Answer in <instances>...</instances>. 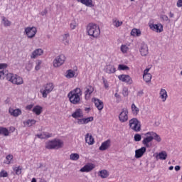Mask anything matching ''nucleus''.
Returning a JSON list of instances; mask_svg holds the SVG:
<instances>
[{
    "mask_svg": "<svg viewBox=\"0 0 182 182\" xmlns=\"http://www.w3.org/2000/svg\"><path fill=\"white\" fill-rule=\"evenodd\" d=\"M5 77L8 82H11L13 85H22L23 83V79L19 75L8 73L6 70H0V80H4Z\"/></svg>",
    "mask_w": 182,
    "mask_h": 182,
    "instance_id": "nucleus-1",
    "label": "nucleus"
},
{
    "mask_svg": "<svg viewBox=\"0 0 182 182\" xmlns=\"http://www.w3.org/2000/svg\"><path fill=\"white\" fill-rule=\"evenodd\" d=\"M70 102L73 105H77L80 102V96H82V90L80 88H75L74 90L70 92L68 95Z\"/></svg>",
    "mask_w": 182,
    "mask_h": 182,
    "instance_id": "nucleus-2",
    "label": "nucleus"
},
{
    "mask_svg": "<svg viewBox=\"0 0 182 182\" xmlns=\"http://www.w3.org/2000/svg\"><path fill=\"white\" fill-rule=\"evenodd\" d=\"M87 33L92 38H99L100 36V28L97 24L90 23L87 26Z\"/></svg>",
    "mask_w": 182,
    "mask_h": 182,
    "instance_id": "nucleus-3",
    "label": "nucleus"
},
{
    "mask_svg": "<svg viewBox=\"0 0 182 182\" xmlns=\"http://www.w3.org/2000/svg\"><path fill=\"white\" fill-rule=\"evenodd\" d=\"M62 147H63V141L60 139H54L46 143V149L49 150L62 149Z\"/></svg>",
    "mask_w": 182,
    "mask_h": 182,
    "instance_id": "nucleus-4",
    "label": "nucleus"
},
{
    "mask_svg": "<svg viewBox=\"0 0 182 182\" xmlns=\"http://www.w3.org/2000/svg\"><path fill=\"white\" fill-rule=\"evenodd\" d=\"M53 89H55L53 83L50 82L44 86V89H41L40 93L42 94L43 97L46 99V97H48V95H49V93H50Z\"/></svg>",
    "mask_w": 182,
    "mask_h": 182,
    "instance_id": "nucleus-5",
    "label": "nucleus"
},
{
    "mask_svg": "<svg viewBox=\"0 0 182 182\" xmlns=\"http://www.w3.org/2000/svg\"><path fill=\"white\" fill-rule=\"evenodd\" d=\"M129 127L134 132H140L141 130V124L136 118H132L129 120Z\"/></svg>",
    "mask_w": 182,
    "mask_h": 182,
    "instance_id": "nucleus-6",
    "label": "nucleus"
},
{
    "mask_svg": "<svg viewBox=\"0 0 182 182\" xmlns=\"http://www.w3.org/2000/svg\"><path fill=\"white\" fill-rule=\"evenodd\" d=\"M65 60H66V57H65V55L61 54L54 59L53 65L54 68H59L60 66H62L63 63H65Z\"/></svg>",
    "mask_w": 182,
    "mask_h": 182,
    "instance_id": "nucleus-7",
    "label": "nucleus"
},
{
    "mask_svg": "<svg viewBox=\"0 0 182 182\" xmlns=\"http://www.w3.org/2000/svg\"><path fill=\"white\" fill-rule=\"evenodd\" d=\"M37 32L38 30L35 27H26L25 28V33L28 39H32V38H35V35H36Z\"/></svg>",
    "mask_w": 182,
    "mask_h": 182,
    "instance_id": "nucleus-8",
    "label": "nucleus"
},
{
    "mask_svg": "<svg viewBox=\"0 0 182 182\" xmlns=\"http://www.w3.org/2000/svg\"><path fill=\"white\" fill-rule=\"evenodd\" d=\"M127 114H129V111L127 109H122V111L119 115V119L121 123H126L129 120V116Z\"/></svg>",
    "mask_w": 182,
    "mask_h": 182,
    "instance_id": "nucleus-9",
    "label": "nucleus"
},
{
    "mask_svg": "<svg viewBox=\"0 0 182 182\" xmlns=\"http://www.w3.org/2000/svg\"><path fill=\"white\" fill-rule=\"evenodd\" d=\"M149 28L151 29V31H154V32H157V33H161V32H163V24L161 23L149 24Z\"/></svg>",
    "mask_w": 182,
    "mask_h": 182,
    "instance_id": "nucleus-10",
    "label": "nucleus"
},
{
    "mask_svg": "<svg viewBox=\"0 0 182 182\" xmlns=\"http://www.w3.org/2000/svg\"><path fill=\"white\" fill-rule=\"evenodd\" d=\"M118 79L122 82L127 83V85H132L133 83V80H132V77L129 75H119Z\"/></svg>",
    "mask_w": 182,
    "mask_h": 182,
    "instance_id": "nucleus-11",
    "label": "nucleus"
},
{
    "mask_svg": "<svg viewBox=\"0 0 182 182\" xmlns=\"http://www.w3.org/2000/svg\"><path fill=\"white\" fill-rule=\"evenodd\" d=\"M146 150L147 149L146 146H142L141 148L136 149L135 151V159H141V157H143Z\"/></svg>",
    "mask_w": 182,
    "mask_h": 182,
    "instance_id": "nucleus-12",
    "label": "nucleus"
},
{
    "mask_svg": "<svg viewBox=\"0 0 182 182\" xmlns=\"http://www.w3.org/2000/svg\"><path fill=\"white\" fill-rule=\"evenodd\" d=\"M9 113L11 114V116H13L14 117H18V116H21L22 114V110L21 109H14L10 107L9 109Z\"/></svg>",
    "mask_w": 182,
    "mask_h": 182,
    "instance_id": "nucleus-13",
    "label": "nucleus"
},
{
    "mask_svg": "<svg viewBox=\"0 0 182 182\" xmlns=\"http://www.w3.org/2000/svg\"><path fill=\"white\" fill-rule=\"evenodd\" d=\"M110 146H112V141L110 139H108L102 143L99 150H100V151H105V150H107V149H110Z\"/></svg>",
    "mask_w": 182,
    "mask_h": 182,
    "instance_id": "nucleus-14",
    "label": "nucleus"
},
{
    "mask_svg": "<svg viewBox=\"0 0 182 182\" xmlns=\"http://www.w3.org/2000/svg\"><path fill=\"white\" fill-rule=\"evenodd\" d=\"M151 141H153V136L151 135H147L142 141V144L146 147H151Z\"/></svg>",
    "mask_w": 182,
    "mask_h": 182,
    "instance_id": "nucleus-15",
    "label": "nucleus"
},
{
    "mask_svg": "<svg viewBox=\"0 0 182 182\" xmlns=\"http://www.w3.org/2000/svg\"><path fill=\"white\" fill-rule=\"evenodd\" d=\"M93 168H95V164H87L85 166L81 168L80 171H81V173H89V171H92Z\"/></svg>",
    "mask_w": 182,
    "mask_h": 182,
    "instance_id": "nucleus-16",
    "label": "nucleus"
},
{
    "mask_svg": "<svg viewBox=\"0 0 182 182\" xmlns=\"http://www.w3.org/2000/svg\"><path fill=\"white\" fill-rule=\"evenodd\" d=\"M145 136H151L153 140H156V141H158V143H160V141H161V138L160 137V135L157 134V133L156 132H149L145 134Z\"/></svg>",
    "mask_w": 182,
    "mask_h": 182,
    "instance_id": "nucleus-17",
    "label": "nucleus"
},
{
    "mask_svg": "<svg viewBox=\"0 0 182 182\" xmlns=\"http://www.w3.org/2000/svg\"><path fill=\"white\" fill-rule=\"evenodd\" d=\"M139 52L141 55V56H147L149 53V47L145 43H142L141 45Z\"/></svg>",
    "mask_w": 182,
    "mask_h": 182,
    "instance_id": "nucleus-18",
    "label": "nucleus"
},
{
    "mask_svg": "<svg viewBox=\"0 0 182 182\" xmlns=\"http://www.w3.org/2000/svg\"><path fill=\"white\" fill-rule=\"evenodd\" d=\"M92 92H95L93 87L88 85L85 87V95L86 100L90 99V95H92Z\"/></svg>",
    "mask_w": 182,
    "mask_h": 182,
    "instance_id": "nucleus-19",
    "label": "nucleus"
},
{
    "mask_svg": "<svg viewBox=\"0 0 182 182\" xmlns=\"http://www.w3.org/2000/svg\"><path fill=\"white\" fill-rule=\"evenodd\" d=\"M90 122H93V117L87 118L77 119V124H87Z\"/></svg>",
    "mask_w": 182,
    "mask_h": 182,
    "instance_id": "nucleus-20",
    "label": "nucleus"
},
{
    "mask_svg": "<svg viewBox=\"0 0 182 182\" xmlns=\"http://www.w3.org/2000/svg\"><path fill=\"white\" fill-rule=\"evenodd\" d=\"M73 119H79L83 117V111L81 109H77L75 111L71 114Z\"/></svg>",
    "mask_w": 182,
    "mask_h": 182,
    "instance_id": "nucleus-21",
    "label": "nucleus"
},
{
    "mask_svg": "<svg viewBox=\"0 0 182 182\" xmlns=\"http://www.w3.org/2000/svg\"><path fill=\"white\" fill-rule=\"evenodd\" d=\"M105 72L108 75H112V73H116V68L112 65H107L105 68Z\"/></svg>",
    "mask_w": 182,
    "mask_h": 182,
    "instance_id": "nucleus-22",
    "label": "nucleus"
},
{
    "mask_svg": "<svg viewBox=\"0 0 182 182\" xmlns=\"http://www.w3.org/2000/svg\"><path fill=\"white\" fill-rule=\"evenodd\" d=\"M41 55H43V50L42 48L36 49L33 51L31 58V59H36L37 56H41Z\"/></svg>",
    "mask_w": 182,
    "mask_h": 182,
    "instance_id": "nucleus-23",
    "label": "nucleus"
},
{
    "mask_svg": "<svg viewBox=\"0 0 182 182\" xmlns=\"http://www.w3.org/2000/svg\"><path fill=\"white\" fill-rule=\"evenodd\" d=\"M85 142L89 144V146H92V144H95V139L92 136V134L87 133L85 135Z\"/></svg>",
    "mask_w": 182,
    "mask_h": 182,
    "instance_id": "nucleus-24",
    "label": "nucleus"
},
{
    "mask_svg": "<svg viewBox=\"0 0 182 182\" xmlns=\"http://www.w3.org/2000/svg\"><path fill=\"white\" fill-rule=\"evenodd\" d=\"M94 103L98 110H103L104 105L103 102L99 99L94 98Z\"/></svg>",
    "mask_w": 182,
    "mask_h": 182,
    "instance_id": "nucleus-25",
    "label": "nucleus"
},
{
    "mask_svg": "<svg viewBox=\"0 0 182 182\" xmlns=\"http://www.w3.org/2000/svg\"><path fill=\"white\" fill-rule=\"evenodd\" d=\"M159 95L162 102H166V100H167L168 95H167V91L165 89L161 88Z\"/></svg>",
    "mask_w": 182,
    "mask_h": 182,
    "instance_id": "nucleus-26",
    "label": "nucleus"
},
{
    "mask_svg": "<svg viewBox=\"0 0 182 182\" xmlns=\"http://www.w3.org/2000/svg\"><path fill=\"white\" fill-rule=\"evenodd\" d=\"M156 160H166L167 159V152L162 151L158 155L156 156Z\"/></svg>",
    "mask_w": 182,
    "mask_h": 182,
    "instance_id": "nucleus-27",
    "label": "nucleus"
},
{
    "mask_svg": "<svg viewBox=\"0 0 182 182\" xmlns=\"http://www.w3.org/2000/svg\"><path fill=\"white\" fill-rule=\"evenodd\" d=\"M98 176L101 177V178H107V177H109V171L106 169L100 171L98 172Z\"/></svg>",
    "mask_w": 182,
    "mask_h": 182,
    "instance_id": "nucleus-28",
    "label": "nucleus"
},
{
    "mask_svg": "<svg viewBox=\"0 0 182 182\" xmlns=\"http://www.w3.org/2000/svg\"><path fill=\"white\" fill-rule=\"evenodd\" d=\"M43 109V108L42 107L36 105V107H33V112L35 113L37 116H39V114L42 113Z\"/></svg>",
    "mask_w": 182,
    "mask_h": 182,
    "instance_id": "nucleus-29",
    "label": "nucleus"
},
{
    "mask_svg": "<svg viewBox=\"0 0 182 182\" xmlns=\"http://www.w3.org/2000/svg\"><path fill=\"white\" fill-rule=\"evenodd\" d=\"M1 22L4 26H6V27L11 26V25H12V22H11V21H9L8 18L4 16L1 17Z\"/></svg>",
    "mask_w": 182,
    "mask_h": 182,
    "instance_id": "nucleus-30",
    "label": "nucleus"
},
{
    "mask_svg": "<svg viewBox=\"0 0 182 182\" xmlns=\"http://www.w3.org/2000/svg\"><path fill=\"white\" fill-rule=\"evenodd\" d=\"M77 2H81L83 5H85L86 6H92L93 4V1L92 0H77Z\"/></svg>",
    "mask_w": 182,
    "mask_h": 182,
    "instance_id": "nucleus-31",
    "label": "nucleus"
},
{
    "mask_svg": "<svg viewBox=\"0 0 182 182\" xmlns=\"http://www.w3.org/2000/svg\"><path fill=\"white\" fill-rule=\"evenodd\" d=\"M131 109H132V112L134 116H137V114H139V109L136 106V105L132 104L131 106Z\"/></svg>",
    "mask_w": 182,
    "mask_h": 182,
    "instance_id": "nucleus-32",
    "label": "nucleus"
},
{
    "mask_svg": "<svg viewBox=\"0 0 182 182\" xmlns=\"http://www.w3.org/2000/svg\"><path fill=\"white\" fill-rule=\"evenodd\" d=\"M112 23L115 28H119L123 25V21L117 20V18L112 19Z\"/></svg>",
    "mask_w": 182,
    "mask_h": 182,
    "instance_id": "nucleus-33",
    "label": "nucleus"
},
{
    "mask_svg": "<svg viewBox=\"0 0 182 182\" xmlns=\"http://www.w3.org/2000/svg\"><path fill=\"white\" fill-rule=\"evenodd\" d=\"M0 134H3V136H9V131L8 129L0 127Z\"/></svg>",
    "mask_w": 182,
    "mask_h": 182,
    "instance_id": "nucleus-34",
    "label": "nucleus"
},
{
    "mask_svg": "<svg viewBox=\"0 0 182 182\" xmlns=\"http://www.w3.org/2000/svg\"><path fill=\"white\" fill-rule=\"evenodd\" d=\"M132 36H140L141 35V31L137 28H134L131 31Z\"/></svg>",
    "mask_w": 182,
    "mask_h": 182,
    "instance_id": "nucleus-35",
    "label": "nucleus"
},
{
    "mask_svg": "<svg viewBox=\"0 0 182 182\" xmlns=\"http://www.w3.org/2000/svg\"><path fill=\"white\" fill-rule=\"evenodd\" d=\"M65 76L68 79H72V77H75V71L68 70Z\"/></svg>",
    "mask_w": 182,
    "mask_h": 182,
    "instance_id": "nucleus-36",
    "label": "nucleus"
},
{
    "mask_svg": "<svg viewBox=\"0 0 182 182\" xmlns=\"http://www.w3.org/2000/svg\"><path fill=\"white\" fill-rule=\"evenodd\" d=\"M143 79L146 83H149V82L151 81V74L143 75Z\"/></svg>",
    "mask_w": 182,
    "mask_h": 182,
    "instance_id": "nucleus-37",
    "label": "nucleus"
},
{
    "mask_svg": "<svg viewBox=\"0 0 182 182\" xmlns=\"http://www.w3.org/2000/svg\"><path fill=\"white\" fill-rule=\"evenodd\" d=\"M79 154H71L70 155V160H73V161H76L79 160Z\"/></svg>",
    "mask_w": 182,
    "mask_h": 182,
    "instance_id": "nucleus-38",
    "label": "nucleus"
},
{
    "mask_svg": "<svg viewBox=\"0 0 182 182\" xmlns=\"http://www.w3.org/2000/svg\"><path fill=\"white\" fill-rule=\"evenodd\" d=\"M63 43L65 44V45H69V33H67V34H64L63 36Z\"/></svg>",
    "mask_w": 182,
    "mask_h": 182,
    "instance_id": "nucleus-39",
    "label": "nucleus"
},
{
    "mask_svg": "<svg viewBox=\"0 0 182 182\" xmlns=\"http://www.w3.org/2000/svg\"><path fill=\"white\" fill-rule=\"evenodd\" d=\"M118 69H119V70H129L130 68H129V66H127V65L120 64L118 66Z\"/></svg>",
    "mask_w": 182,
    "mask_h": 182,
    "instance_id": "nucleus-40",
    "label": "nucleus"
},
{
    "mask_svg": "<svg viewBox=\"0 0 182 182\" xmlns=\"http://www.w3.org/2000/svg\"><path fill=\"white\" fill-rule=\"evenodd\" d=\"M27 126H28V127H31V126H33V124H36V120L35 119H28L26 122Z\"/></svg>",
    "mask_w": 182,
    "mask_h": 182,
    "instance_id": "nucleus-41",
    "label": "nucleus"
},
{
    "mask_svg": "<svg viewBox=\"0 0 182 182\" xmlns=\"http://www.w3.org/2000/svg\"><path fill=\"white\" fill-rule=\"evenodd\" d=\"M36 67H35V70H39L41 69V65H42V61L41 60H37L36 61Z\"/></svg>",
    "mask_w": 182,
    "mask_h": 182,
    "instance_id": "nucleus-42",
    "label": "nucleus"
},
{
    "mask_svg": "<svg viewBox=\"0 0 182 182\" xmlns=\"http://www.w3.org/2000/svg\"><path fill=\"white\" fill-rule=\"evenodd\" d=\"M14 159V156L9 154L6 156V159L7 160L6 163V164H9L11 163V161H12V159Z\"/></svg>",
    "mask_w": 182,
    "mask_h": 182,
    "instance_id": "nucleus-43",
    "label": "nucleus"
},
{
    "mask_svg": "<svg viewBox=\"0 0 182 182\" xmlns=\"http://www.w3.org/2000/svg\"><path fill=\"white\" fill-rule=\"evenodd\" d=\"M128 50H129V47H127V46L126 45L121 46V51L122 52V53H127Z\"/></svg>",
    "mask_w": 182,
    "mask_h": 182,
    "instance_id": "nucleus-44",
    "label": "nucleus"
},
{
    "mask_svg": "<svg viewBox=\"0 0 182 182\" xmlns=\"http://www.w3.org/2000/svg\"><path fill=\"white\" fill-rule=\"evenodd\" d=\"M33 67V65L32 64V63H28L26 65V70H28V72H31Z\"/></svg>",
    "mask_w": 182,
    "mask_h": 182,
    "instance_id": "nucleus-45",
    "label": "nucleus"
},
{
    "mask_svg": "<svg viewBox=\"0 0 182 182\" xmlns=\"http://www.w3.org/2000/svg\"><path fill=\"white\" fill-rule=\"evenodd\" d=\"M70 29H75L76 26H77V23H76L75 20H73L70 23Z\"/></svg>",
    "mask_w": 182,
    "mask_h": 182,
    "instance_id": "nucleus-46",
    "label": "nucleus"
},
{
    "mask_svg": "<svg viewBox=\"0 0 182 182\" xmlns=\"http://www.w3.org/2000/svg\"><path fill=\"white\" fill-rule=\"evenodd\" d=\"M43 136L44 139H49L52 137L53 134L49 132H43Z\"/></svg>",
    "mask_w": 182,
    "mask_h": 182,
    "instance_id": "nucleus-47",
    "label": "nucleus"
},
{
    "mask_svg": "<svg viewBox=\"0 0 182 182\" xmlns=\"http://www.w3.org/2000/svg\"><path fill=\"white\" fill-rule=\"evenodd\" d=\"M134 139L136 141H140L141 140V135L139 134H136L134 136Z\"/></svg>",
    "mask_w": 182,
    "mask_h": 182,
    "instance_id": "nucleus-48",
    "label": "nucleus"
},
{
    "mask_svg": "<svg viewBox=\"0 0 182 182\" xmlns=\"http://www.w3.org/2000/svg\"><path fill=\"white\" fill-rule=\"evenodd\" d=\"M8 68V64L6 63H0V70H5Z\"/></svg>",
    "mask_w": 182,
    "mask_h": 182,
    "instance_id": "nucleus-49",
    "label": "nucleus"
},
{
    "mask_svg": "<svg viewBox=\"0 0 182 182\" xmlns=\"http://www.w3.org/2000/svg\"><path fill=\"white\" fill-rule=\"evenodd\" d=\"M14 171H15L16 174H17V176H19V174H21V173H22V171L19 167L14 168Z\"/></svg>",
    "mask_w": 182,
    "mask_h": 182,
    "instance_id": "nucleus-50",
    "label": "nucleus"
},
{
    "mask_svg": "<svg viewBox=\"0 0 182 182\" xmlns=\"http://www.w3.org/2000/svg\"><path fill=\"white\" fill-rule=\"evenodd\" d=\"M122 95L124 97L129 96V90L127 88H124L122 90Z\"/></svg>",
    "mask_w": 182,
    "mask_h": 182,
    "instance_id": "nucleus-51",
    "label": "nucleus"
},
{
    "mask_svg": "<svg viewBox=\"0 0 182 182\" xmlns=\"http://www.w3.org/2000/svg\"><path fill=\"white\" fill-rule=\"evenodd\" d=\"M8 176V172H6V171H1L0 172V177H7Z\"/></svg>",
    "mask_w": 182,
    "mask_h": 182,
    "instance_id": "nucleus-52",
    "label": "nucleus"
},
{
    "mask_svg": "<svg viewBox=\"0 0 182 182\" xmlns=\"http://www.w3.org/2000/svg\"><path fill=\"white\" fill-rule=\"evenodd\" d=\"M161 19H162V21H165L166 22L170 21V19H168V16H167L166 15H163L161 17Z\"/></svg>",
    "mask_w": 182,
    "mask_h": 182,
    "instance_id": "nucleus-53",
    "label": "nucleus"
},
{
    "mask_svg": "<svg viewBox=\"0 0 182 182\" xmlns=\"http://www.w3.org/2000/svg\"><path fill=\"white\" fill-rule=\"evenodd\" d=\"M176 6H178V8H181V6H182V0H178V1L176 3Z\"/></svg>",
    "mask_w": 182,
    "mask_h": 182,
    "instance_id": "nucleus-54",
    "label": "nucleus"
},
{
    "mask_svg": "<svg viewBox=\"0 0 182 182\" xmlns=\"http://www.w3.org/2000/svg\"><path fill=\"white\" fill-rule=\"evenodd\" d=\"M36 137H38V139H45V137L43 136V132L42 134H36Z\"/></svg>",
    "mask_w": 182,
    "mask_h": 182,
    "instance_id": "nucleus-55",
    "label": "nucleus"
},
{
    "mask_svg": "<svg viewBox=\"0 0 182 182\" xmlns=\"http://www.w3.org/2000/svg\"><path fill=\"white\" fill-rule=\"evenodd\" d=\"M103 83H104L105 89H107V87H109V84L107 83V80H104Z\"/></svg>",
    "mask_w": 182,
    "mask_h": 182,
    "instance_id": "nucleus-56",
    "label": "nucleus"
},
{
    "mask_svg": "<svg viewBox=\"0 0 182 182\" xmlns=\"http://www.w3.org/2000/svg\"><path fill=\"white\" fill-rule=\"evenodd\" d=\"M149 71H150V68H146L144 70V75H150V73H149Z\"/></svg>",
    "mask_w": 182,
    "mask_h": 182,
    "instance_id": "nucleus-57",
    "label": "nucleus"
},
{
    "mask_svg": "<svg viewBox=\"0 0 182 182\" xmlns=\"http://www.w3.org/2000/svg\"><path fill=\"white\" fill-rule=\"evenodd\" d=\"M46 14H48V10L45 9L44 11H43L41 13V15H42V16H45V15H46Z\"/></svg>",
    "mask_w": 182,
    "mask_h": 182,
    "instance_id": "nucleus-58",
    "label": "nucleus"
},
{
    "mask_svg": "<svg viewBox=\"0 0 182 182\" xmlns=\"http://www.w3.org/2000/svg\"><path fill=\"white\" fill-rule=\"evenodd\" d=\"M32 107H33V105H29L26 106V109H27V110H31Z\"/></svg>",
    "mask_w": 182,
    "mask_h": 182,
    "instance_id": "nucleus-59",
    "label": "nucleus"
},
{
    "mask_svg": "<svg viewBox=\"0 0 182 182\" xmlns=\"http://www.w3.org/2000/svg\"><path fill=\"white\" fill-rule=\"evenodd\" d=\"M180 168H181V167H180V166H175L176 171H179Z\"/></svg>",
    "mask_w": 182,
    "mask_h": 182,
    "instance_id": "nucleus-60",
    "label": "nucleus"
},
{
    "mask_svg": "<svg viewBox=\"0 0 182 182\" xmlns=\"http://www.w3.org/2000/svg\"><path fill=\"white\" fill-rule=\"evenodd\" d=\"M114 96L117 97V99H120V95L117 93L114 94Z\"/></svg>",
    "mask_w": 182,
    "mask_h": 182,
    "instance_id": "nucleus-61",
    "label": "nucleus"
},
{
    "mask_svg": "<svg viewBox=\"0 0 182 182\" xmlns=\"http://www.w3.org/2000/svg\"><path fill=\"white\" fill-rule=\"evenodd\" d=\"M169 16H170L171 18H173V16H174V14L170 12V13H169Z\"/></svg>",
    "mask_w": 182,
    "mask_h": 182,
    "instance_id": "nucleus-62",
    "label": "nucleus"
},
{
    "mask_svg": "<svg viewBox=\"0 0 182 182\" xmlns=\"http://www.w3.org/2000/svg\"><path fill=\"white\" fill-rule=\"evenodd\" d=\"M174 168V167L173 166H171L169 168H168V170H173Z\"/></svg>",
    "mask_w": 182,
    "mask_h": 182,
    "instance_id": "nucleus-63",
    "label": "nucleus"
},
{
    "mask_svg": "<svg viewBox=\"0 0 182 182\" xmlns=\"http://www.w3.org/2000/svg\"><path fill=\"white\" fill-rule=\"evenodd\" d=\"M31 182H36V178H33Z\"/></svg>",
    "mask_w": 182,
    "mask_h": 182,
    "instance_id": "nucleus-64",
    "label": "nucleus"
}]
</instances>
